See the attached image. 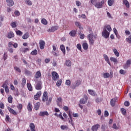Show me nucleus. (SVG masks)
I'll return each instance as SVG.
<instances>
[{
    "mask_svg": "<svg viewBox=\"0 0 131 131\" xmlns=\"http://www.w3.org/2000/svg\"><path fill=\"white\" fill-rule=\"evenodd\" d=\"M89 93L90 95H91V96H96V93L95 91L93 90H88Z\"/></svg>",
    "mask_w": 131,
    "mask_h": 131,
    "instance_id": "nucleus-32",
    "label": "nucleus"
},
{
    "mask_svg": "<svg viewBox=\"0 0 131 131\" xmlns=\"http://www.w3.org/2000/svg\"><path fill=\"white\" fill-rule=\"evenodd\" d=\"M109 35H110V32L103 30L102 32V36L104 37V38H108V37H109Z\"/></svg>",
    "mask_w": 131,
    "mask_h": 131,
    "instance_id": "nucleus-2",
    "label": "nucleus"
},
{
    "mask_svg": "<svg viewBox=\"0 0 131 131\" xmlns=\"http://www.w3.org/2000/svg\"><path fill=\"white\" fill-rule=\"evenodd\" d=\"M8 110H9V112L11 113L12 114H13V115H17L18 113L15 111V110H13V108L8 107Z\"/></svg>",
    "mask_w": 131,
    "mask_h": 131,
    "instance_id": "nucleus-14",
    "label": "nucleus"
},
{
    "mask_svg": "<svg viewBox=\"0 0 131 131\" xmlns=\"http://www.w3.org/2000/svg\"><path fill=\"white\" fill-rule=\"evenodd\" d=\"M61 83H62V80H59L57 81V82H56L57 86H60Z\"/></svg>",
    "mask_w": 131,
    "mask_h": 131,
    "instance_id": "nucleus-52",
    "label": "nucleus"
},
{
    "mask_svg": "<svg viewBox=\"0 0 131 131\" xmlns=\"http://www.w3.org/2000/svg\"><path fill=\"white\" fill-rule=\"evenodd\" d=\"M103 30H105L108 32H111V31H112V28H111V26L110 25H107L104 27Z\"/></svg>",
    "mask_w": 131,
    "mask_h": 131,
    "instance_id": "nucleus-7",
    "label": "nucleus"
},
{
    "mask_svg": "<svg viewBox=\"0 0 131 131\" xmlns=\"http://www.w3.org/2000/svg\"><path fill=\"white\" fill-rule=\"evenodd\" d=\"M113 52H114V53L115 54V56H116V57H118L119 56V52H118L117 49H114L113 50Z\"/></svg>",
    "mask_w": 131,
    "mask_h": 131,
    "instance_id": "nucleus-34",
    "label": "nucleus"
},
{
    "mask_svg": "<svg viewBox=\"0 0 131 131\" xmlns=\"http://www.w3.org/2000/svg\"><path fill=\"white\" fill-rule=\"evenodd\" d=\"M32 104H31L30 102H29L27 105V109L28 111H29V112H31V111H32Z\"/></svg>",
    "mask_w": 131,
    "mask_h": 131,
    "instance_id": "nucleus-19",
    "label": "nucleus"
},
{
    "mask_svg": "<svg viewBox=\"0 0 131 131\" xmlns=\"http://www.w3.org/2000/svg\"><path fill=\"white\" fill-rule=\"evenodd\" d=\"M94 35L93 34H90L88 36V39L89 40L90 45H94V42L95 41H94Z\"/></svg>",
    "mask_w": 131,
    "mask_h": 131,
    "instance_id": "nucleus-4",
    "label": "nucleus"
},
{
    "mask_svg": "<svg viewBox=\"0 0 131 131\" xmlns=\"http://www.w3.org/2000/svg\"><path fill=\"white\" fill-rule=\"evenodd\" d=\"M100 127V125L96 124L95 125H94L92 127V131H97L99 128Z\"/></svg>",
    "mask_w": 131,
    "mask_h": 131,
    "instance_id": "nucleus-17",
    "label": "nucleus"
},
{
    "mask_svg": "<svg viewBox=\"0 0 131 131\" xmlns=\"http://www.w3.org/2000/svg\"><path fill=\"white\" fill-rule=\"evenodd\" d=\"M27 88L30 92H32V86L31 84L27 83Z\"/></svg>",
    "mask_w": 131,
    "mask_h": 131,
    "instance_id": "nucleus-42",
    "label": "nucleus"
},
{
    "mask_svg": "<svg viewBox=\"0 0 131 131\" xmlns=\"http://www.w3.org/2000/svg\"><path fill=\"white\" fill-rule=\"evenodd\" d=\"M15 16H20V12L18 11H15L14 12Z\"/></svg>",
    "mask_w": 131,
    "mask_h": 131,
    "instance_id": "nucleus-61",
    "label": "nucleus"
},
{
    "mask_svg": "<svg viewBox=\"0 0 131 131\" xmlns=\"http://www.w3.org/2000/svg\"><path fill=\"white\" fill-rule=\"evenodd\" d=\"M12 47H14L15 49H17V48H18V43H12V42H9L8 43V47L12 48Z\"/></svg>",
    "mask_w": 131,
    "mask_h": 131,
    "instance_id": "nucleus-11",
    "label": "nucleus"
},
{
    "mask_svg": "<svg viewBox=\"0 0 131 131\" xmlns=\"http://www.w3.org/2000/svg\"><path fill=\"white\" fill-rule=\"evenodd\" d=\"M52 79L53 80H58V79H59V74L57 73L56 72H53L52 73Z\"/></svg>",
    "mask_w": 131,
    "mask_h": 131,
    "instance_id": "nucleus-5",
    "label": "nucleus"
},
{
    "mask_svg": "<svg viewBox=\"0 0 131 131\" xmlns=\"http://www.w3.org/2000/svg\"><path fill=\"white\" fill-rule=\"evenodd\" d=\"M126 41L129 42V43H131V35L130 36H129V37L128 38H126Z\"/></svg>",
    "mask_w": 131,
    "mask_h": 131,
    "instance_id": "nucleus-53",
    "label": "nucleus"
},
{
    "mask_svg": "<svg viewBox=\"0 0 131 131\" xmlns=\"http://www.w3.org/2000/svg\"><path fill=\"white\" fill-rule=\"evenodd\" d=\"M131 64V59H128L126 61V64L124 65L123 68L124 69H127L130 66Z\"/></svg>",
    "mask_w": 131,
    "mask_h": 131,
    "instance_id": "nucleus-8",
    "label": "nucleus"
},
{
    "mask_svg": "<svg viewBox=\"0 0 131 131\" xmlns=\"http://www.w3.org/2000/svg\"><path fill=\"white\" fill-rule=\"evenodd\" d=\"M79 34L80 35V38L81 39H83V38H84V34H82L81 32H79Z\"/></svg>",
    "mask_w": 131,
    "mask_h": 131,
    "instance_id": "nucleus-51",
    "label": "nucleus"
},
{
    "mask_svg": "<svg viewBox=\"0 0 131 131\" xmlns=\"http://www.w3.org/2000/svg\"><path fill=\"white\" fill-rule=\"evenodd\" d=\"M29 37V33H26L23 36V39H27Z\"/></svg>",
    "mask_w": 131,
    "mask_h": 131,
    "instance_id": "nucleus-38",
    "label": "nucleus"
},
{
    "mask_svg": "<svg viewBox=\"0 0 131 131\" xmlns=\"http://www.w3.org/2000/svg\"><path fill=\"white\" fill-rule=\"evenodd\" d=\"M101 74L103 75L104 78H109L110 77V74L109 73H102Z\"/></svg>",
    "mask_w": 131,
    "mask_h": 131,
    "instance_id": "nucleus-23",
    "label": "nucleus"
},
{
    "mask_svg": "<svg viewBox=\"0 0 131 131\" xmlns=\"http://www.w3.org/2000/svg\"><path fill=\"white\" fill-rule=\"evenodd\" d=\"M11 26L12 28H16L17 27V23L15 21L11 23Z\"/></svg>",
    "mask_w": 131,
    "mask_h": 131,
    "instance_id": "nucleus-40",
    "label": "nucleus"
},
{
    "mask_svg": "<svg viewBox=\"0 0 131 131\" xmlns=\"http://www.w3.org/2000/svg\"><path fill=\"white\" fill-rule=\"evenodd\" d=\"M124 105L126 106V107H128V106H129V102L128 101H125L124 102Z\"/></svg>",
    "mask_w": 131,
    "mask_h": 131,
    "instance_id": "nucleus-63",
    "label": "nucleus"
},
{
    "mask_svg": "<svg viewBox=\"0 0 131 131\" xmlns=\"http://www.w3.org/2000/svg\"><path fill=\"white\" fill-rule=\"evenodd\" d=\"M22 85H25L26 84V79L24 78L22 79V83H21Z\"/></svg>",
    "mask_w": 131,
    "mask_h": 131,
    "instance_id": "nucleus-56",
    "label": "nucleus"
},
{
    "mask_svg": "<svg viewBox=\"0 0 131 131\" xmlns=\"http://www.w3.org/2000/svg\"><path fill=\"white\" fill-rule=\"evenodd\" d=\"M48 99V92H44L43 94V96H42V101L43 102H46V101H47Z\"/></svg>",
    "mask_w": 131,
    "mask_h": 131,
    "instance_id": "nucleus-12",
    "label": "nucleus"
},
{
    "mask_svg": "<svg viewBox=\"0 0 131 131\" xmlns=\"http://www.w3.org/2000/svg\"><path fill=\"white\" fill-rule=\"evenodd\" d=\"M114 32L115 34L116 35V37L118 36V33L117 32V30L116 29H114Z\"/></svg>",
    "mask_w": 131,
    "mask_h": 131,
    "instance_id": "nucleus-60",
    "label": "nucleus"
},
{
    "mask_svg": "<svg viewBox=\"0 0 131 131\" xmlns=\"http://www.w3.org/2000/svg\"><path fill=\"white\" fill-rule=\"evenodd\" d=\"M60 128L62 130H64V129L67 130V129H68V126H67V125H61L60 126Z\"/></svg>",
    "mask_w": 131,
    "mask_h": 131,
    "instance_id": "nucleus-41",
    "label": "nucleus"
},
{
    "mask_svg": "<svg viewBox=\"0 0 131 131\" xmlns=\"http://www.w3.org/2000/svg\"><path fill=\"white\" fill-rule=\"evenodd\" d=\"M5 120L6 121H10V116L9 115H6Z\"/></svg>",
    "mask_w": 131,
    "mask_h": 131,
    "instance_id": "nucleus-62",
    "label": "nucleus"
},
{
    "mask_svg": "<svg viewBox=\"0 0 131 131\" xmlns=\"http://www.w3.org/2000/svg\"><path fill=\"white\" fill-rule=\"evenodd\" d=\"M107 4L109 7H112L114 4V0H108Z\"/></svg>",
    "mask_w": 131,
    "mask_h": 131,
    "instance_id": "nucleus-31",
    "label": "nucleus"
},
{
    "mask_svg": "<svg viewBox=\"0 0 131 131\" xmlns=\"http://www.w3.org/2000/svg\"><path fill=\"white\" fill-rule=\"evenodd\" d=\"M8 50L10 53H13V52H14V49H13L12 47H8Z\"/></svg>",
    "mask_w": 131,
    "mask_h": 131,
    "instance_id": "nucleus-57",
    "label": "nucleus"
},
{
    "mask_svg": "<svg viewBox=\"0 0 131 131\" xmlns=\"http://www.w3.org/2000/svg\"><path fill=\"white\" fill-rule=\"evenodd\" d=\"M60 50L62 52L63 55H65V54H66V50H65V46H64L63 45H60Z\"/></svg>",
    "mask_w": 131,
    "mask_h": 131,
    "instance_id": "nucleus-26",
    "label": "nucleus"
},
{
    "mask_svg": "<svg viewBox=\"0 0 131 131\" xmlns=\"http://www.w3.org/2000/svg\"><path fill=\"white\" fill-rule=\"evenodd\" d=\"M41 23H42V24H43V25H48V21L45 18H42L41 20Z\"/></svg>",
    "mask_w": 131,
    "mask_h": 131,
    "instance_id": "nucleus-35",
    "label": "nucleus"
},
{
    "mask_svg": "<svg viewBox=\"0 0 131 131\" xmlns=\"http://www.w3.org/2000/svg\"><path fill=\"white\" fill-rule=\"evenodd\" d=\"M16 34L17 35H19V36H21V35H23V33H22V32H21V31L20 30H17L15 31Z\"/></svg>",
    "mask_w": 131,
    "mask_h": 131,
    "instance_id": "nucleus-45",
    "label": "nucleus"
},
{
    "mask_svg": "<svg viewBox=\"0 0 131 131\" xmlns=\"http://www.w3.org/2000/svg\"><path fill=\"white\" fill-rule=\"evenodd\" d=\"M66 65L67 66V67H71V66L72 65V63L71 62V61L69 60H67L66 61Z\"/></svg>",
    "mask_w": 131,
    "mask_h": 131,
    "instance_id": "nucleus-27",
    "label": "nucleus"
},
{
    "mask_svg": "<svg viewBox=\"0 0 131 131\" xmlns=\"http://www.w3.org/2000/svg\"><path fill=\"white\" fill-rule=\"evenodd\" d=\"M8 85H9V81L8 80L5 81V82L3 85V88L6 89L8 88Z\"/></svg>",
    "mask_w": 131,
    "mask_h": 131,
    "instance_id": "nucleus-36",
    "label": "nucleus"
},
{
    "mask_svg": "<svg viewBox=\"0 0 131 131\" xmlns=\"http://www.w3.org/2000/svg\"><path fill=\"white\" fill-rule=\"evenodd\" d=\"M52 48H53V50L54 52H56V51H57V45L56 44H54L53 46H52Z\"/></svg>",
    "mask_w": 131,
    "mask_h": 131,
    "instance_id": "nucleus-55",
    "label": "nucleus"
},
{
    "mask_svg": "<svg viewBox=\"0 0 131 131\" xmlns=\"http://www.w3.org/2000/svg\"><path fill=\"white\" fill-rule=\"evenodd\" d=\"M41 76V73H40V71H38L36 73L35 75V78H39Z\"/></svg>",
    "mask_w": 131,
    "mask_h": 131,
    "instance_id": "nucleus-29",
    "label": "nucleus"
},
{
    "mask_svg": "<svg viewBox=\"0 0 131 131\" xmlns=\"http://www.w3.org/2000/svg\"><path fill=\"white\" fill-rule=\"evenodd\" d=\"M7 37L8 38H12L14 37V33H13V32L12 31L8 33L7 35Z\"/></svg>",
    "mask_w": 131,
    "mask_h": 131,
    "instance_id": "nucleus-28",
    "label": "nucleus"
},
{
    "mask_svg": "<svg viewBox=\"0 0 131 131\" xmlns=\"http://www.w3.org/2000/svg\"><path fill=\"white\" fill-rule=\"evenodd\" d=\"M120 74H122L123 75H124V74H125V73H126V72H125L123 70H120Z\"/></svg>",
    "mask_w": 131,
    "mask_h": 131,
    "instance_id": "nucleus-58",
    "label": "nucleus"
},
{
    "mask_svg": "<svg viewBox=\"0 0 131 131\" xmlns=\"http://www.w3.org/2000/svg\"><path fill=\"white\" fill-rule=\"evenodd\" d=\"M25 3L26 4H27V5H28L29 6H31V5H32L31 1H30V0H25Z\"/></svg>",
    "mask_w": 131,
    "mask_h": 131,
    "instance_id": "nucleus-50",
    "label": "nucleus"
},
{
    "mask_svg": "<svg viewBox=\"0 0 131 131\" xmlns=\"http://www.w3.org/2000/svg\"><path fill=\"white\" fill-rule=\"evenodd\" d=\"M113 128L114 129H119V128H121L120 126L116 125V123H114L113 125Z\"/></svg>",
    "mask_w": 131,
    "mask_h": 131,
    "instance_id": "nucleus-33",
    "label": "nucleus"
},
{
    "mask_svg": "<svg viewBox=\"0 0 131 131\" xmlns=\"http://www.w3.org/2000/svg\"><path fill=\"white\" fill-rule=\"evenodd\" d=\"M39 45L40 50H43L45 49V46L46 45V42H45V41L40 40L39 41Z\"/></svg>",
    "mask_w": 131,
    "mask_h": 131,
    "instance_id": "nucleus-9",
    "label": "nucleus"
},
{
    "mask_svg": "<svg viewBox=\"0 0 131 131\" xmlns=\"http://www.w3.org/2000/svg\"><path fill=\"white\" fill-rule=\"evenodd\" d=\"M39 107H40V103L37 102L35 104V105H34L35 110L37 111V110L39 109Z\"/></svg>",
    "mask_w": 131,
    "mask_h": 131,
    "instance_id": "nucleus-24",
    "label": "nucleus"
},
{
    "mask_svg": "<svg viewBox=\"0 0 131 131\" xmlns=\"http://www.w3.org/2000/svg\"><path fill=\"white\" fill-rule=\"evenodd\" d=\"M14 70H15V71H17L19 73L21 72V70L18 67H14Z\"/></svg>",
    "mask_w": 131,
    "mask_h": 131,
    "instance_id": "nucleus-49",
    "label": "nucleus"
},
{
    "mask_svg": "<svg viewBox=\"0 0 131 131\" xmlns=\"http://www.w3.org/2000/svg\"><path fill=\"white\" fill-rule=\"evenodd\" d=\"M82 48L83 50H86L88 49H89V45H88V43L84 42L82 44Z\"/></svg>",
    "mask_w": 131,
    "mask_h": 131,
    "instance_id": "nucleus-30",
    "label": "nucleus"
},
{
    "mask_svg": "<svg viewBox=\"0 0 131 131\" xmlns=\"http://www.w3.org/2000/svg\"><path fill=\"white\" fill-rule=\"evenodd\" d=\"M123 5H125L126 8H129V2L127 0H123Z\"/></svg>",
    "mask_w": 131,
    "mask_h": 131,
    "instance_id": "nucleus-25",
    "label": "nucleus"
},
{
    "mask_svg": "<svg viewBox=\"0 0 131 131\" xmlns=\"http://www.w3.org/2000/svg\"><path fill=\"white\" fill-rule=\"evenodd\" d=\"M39 115V116H49V113L47 111L40 112Z\"/></svg>",
    "mask_w": 131,
    "mask_h": 131,
    "instance_id": "nucleus-15",
    "label": "nucleus"
},
{
    "mask_svg": "<svg viewBox=\"0 0 131 131\" xmlns=\"http://www.w3.org/2000/svg\"><path fill=\"white\" fill-rule=\"evenodd\" d=\"M31 55H32L33 56H35V55H37V50H36V49H35L34 51H32L31 52Z\"/></svg>",
    "mask_w": 131,
    "mask_h": 131,
    "instance_id": "nucleus-44",
    "label": "nucleus"
},
{
    "mask_svg": "<svg viewBox=\"0 0 131 131\" xmlns=\"http://www.w3.org/2000/svg\"><path fill=\"white\" fill-rule=\"evenodd\" d=\"M42 86H41V83L40 82H38L36 84V85H35V89L36 90H40L42 89Z\"/></svg>",
    "mask_w": 131,
    "mask_h": 131,
    "instance_id": "nucleus-21",
    "label": "nucleus"
},
{
    "mask_svg": "<svg viewBox=\"0 0 131 131\" xmlns=\"http://www.w3.org/2000/svg\"><path fill=\"white\" fill-rule=\"evenodd\" d=\"M17 109H18V110H21L22 109V108H23V105H22V104L19 103L17 105Z\"/></svg>",
    "mask_w": 131,
    "mask_h": 131,
    "instance_id": "nucleus-48",
    "label": "nucleus"
},
{
    "mask_svg": "<svg viewBox=\"0 0 131 131\" xmlns=\"http://www.w3.org/2000/svg\"><path fill=\"white\" fill-rule=\"evenodd\" d=\"M90 2L92 5H94L97 9H102V8H103V5L105 4V1L104 0L99 1L98 2L97 0H91Z\"/></svg>",
    "mask_w": 131,
    "mask_h": 131,
    "instance_id": "nucleus-1",
    "label": "nucleus"
},
{
    "mask_svg": "<svg viewBox=\"0 0 131 131\" xmlns=\"http://www.w3.org/2000/svg\"><path fill=\"white\" fill-rule=\"evenodd\" d=\"M103 58L105 61H106V62L107 63V64H108V65L111 66V63H110V60H109V57H108V56L106 54H104Z\"/></svg>",
    "mask_w": 131,
    "mask_h": 131,
    "instance_id": "nucleus-13",
    "label": "nucleus"
},
{
    "mask_svg": "<svg viewBox=\"0 0 131 131\" xmlns=\"http://www.w3.org/2000/svg\"><path fill=\"white\" fill-rule=\"evenodd\" d=\"M59 28V27L58 26H54V27H52L50 28H49L47 31L48 32H54V31H56V30H58Z\"/></svg>",
    "mask_w": 131,
    "mask_h": 131,
    "instance_id": "nucleus-6",
    "label": "nucleus"
},
{
    "mask_svg": "<svg viewBox=\"0 0 131 131\" xmlns=\"http://www.w3.org/2000/svg\"><path fill=\"white\" fill-rule=\"evenodd\" d=\"M121 111L123 115H125L126 114V110L124 108H121Z\"/></svg>",
    "mask_w": 131,
    "mask_h": 131,
    "instance_id": "nucleus-47",
    "label": "nucleus"
},
{
    "mask_svg": "<svg viewBox=\"0 0 131 131\" xmlns=\"http://www.w3.org/2000/svg\"><path fill=\"white\" fill-rule=\"evenodd\" d=\"M29 127H30V129L31 131H35V125H34V123H30Z\"/></svg>",
    "mask_w": 131,
    "mask_h": 131,
    "instance_id": "nucleus-22",
    "label": "nucleus"
},
{
    "mask_svg": "<svg viewBox=\"0 0 131 131\" xmlns=\"http://www.w3.org/2000/svg\"><path fill=\"white\" fill-rule=\"evenodd\" d=\"M6 3H7V6H9V7L14 6V1L13 0H6Z\"/></svg>",
    "mask_w": 131,
    "mask_h": 131,
    "instance_id": "nucleus-16",
    "label": "nucleus"
},
{
    "mask_svg": "<svg viewBox=\"0 0 131 131\" xmlns=\"http://www.w3.org/2000/svg\"><path fill=\"white\" fill-rule=\"evenodd\" d=\"M117 101V98H116L112 99L111 100V105L112 106V107H114V106H115V102Z\"/></svg>",
    "mask_w": 131,
    "mask_h": 131,
    "instance_id": "nucleus-18",
    "label": "nucleus"
},
{
    "mask_svg": "<svg viewBox=\"0 0 131 131\" xmlns=\"http://www.w3.org/2000/svg\"><path fill=\"white\" fill-rule=\"evenodd\" d=\"M77 49L81 52V45L80 43L77 45Z\"/></svg>",
    "mask_w": 131,
    "mask_h": 131,
    "instance_id": "nucleus-54",
    "label": "nucleus"
},
{
    "mask_svg": "<svg viewBox=\"0 0 131 131\" xmlns=\"http://www.w3.org/2000/svg\"><path fill=\"white\" fill-rule=\"evenodd\" d=\"M13 100V97L12 96H9L8 98V103L12 104V101Z\"/></svg>",
    "mask_w": 131,
    "mask_h": 131,
    "instance_id": "nucleus-43",
    "label": "nucleus"
},
{
    "mask_svg": "<svg viewBox=\"0 0 131 131\" xmlns=\"http://www.w3.org/2000/svg\"><path fill=\"white\" fill-rule=\"evenodd\" d=\"M110 60L111 61H112V62H114V63H117V59H116V58L111 57Z\"/></svg>",
    "mask_w": 131,
    "mask_h": 131,
    "instance_id": "nucleus-46",
    "label": "nucleus"
},
{
    "mask_svg": "<svg viewBox=\"0 0 131 131\" xmlns=\"http://www.w3.org/2000/svg\"><path fill=\"white\" fill-rule=\"evenodd\" d=\"M81 84V81L80 80H77L72 85V88L74 90L77 86H79Z\"/></svg>",
    "mask_w": 131,
    "mask_h": 131,
    "instance_id": "nucleus-3",
    "label": "nucleus"
},
{
    "mask_svg": "<svg viewBox=\"0 0 131 131\" xmlns=\"http://www.w3.org/2000/svg\"><path fill=\"white\" fill-rule=\"evenodd\" d=\"M75 24L76 26H77V27H79V29H82V27H81L80 23H79L78 21H76L75 23Z\"/></svg>",
    "mask_w": 131,
    "mask_h": 131,
    "instance_id": "nucleus-39",
    "label": "nucleus"
},
{
    "mask_svg": "<svg viewBox=\"0 0 131 131\" xmlns=\"http://www.w3.org/2000/svg\"><path fill=\"white\" fill-rule=\"evenodd\" d=\"M88 101V96H84V98L80 100V104H83V105L86 103Z\"/></svg>",
    "mask_w": 131,
    "mask_h": 131,
    "instance_id": "nucleus-10",
    "label": "nucleus"
},
{
    "mask_svg": "<svg viewBox=\"0 0 131 131\" xmlns=\"http://www.w3.org/2000/svg\"><path fill=\"white\" fill-rule=\"evenodd\" d=\"M76 5L77 6V7H79L81 5V3L79 1H76Z\"/></svg>",
    "mask_w": 131,
    "mask_h": 131,
    "instance_id": "nucleus-64",
    "label": "nucleus"
},
{
    "mask_svg": "<svg viewBox=\"0 0 131 131\" xmlns=\"http://www.w3.org/2000/svg\"><path fill=\"white\" fill-rule=\"evenodd\" d=\"M69 34L71 36L74 37L76 35V31H72L70 32Z\"/></svg>",
    "mask_w": 131,
    "mask_h": 131,
    "instance_id": "nucleus-37",
    "label": "nucleus"
},
{
    "mask_svg": "<svg viewBox=\"0 0 131 131\" xmlns=\"http://www.w3.org/2000/svg\"><path fill=\"white\" fill-rule=\"evenodd\" d=\"M66 85H70L71 84V82L69 80H67L66 81Z\"/></svg>",
    "mask_w": 131,
    "mask_h": 131,
    "instance_id": "nucleus-59",
    "label": "nucleus"
},
{
    "mask_svg": "<svg viewBox=\"0 0 131 131\" xmlns=\"http://www.w3.org/2000/svg\"><path fill=\"white\" fill-rule=\"evenodd\" d=\"M57 104L58 105V106H59V107H62V105H61V103H62V98L61 97H59L58 98H57Z\"/></svg>",
    "mask_w": 131,
    "mask_h": 131,
    "instance_id": "nucleus-20",
    "label": "nucleus"
}]
</instances>
